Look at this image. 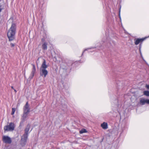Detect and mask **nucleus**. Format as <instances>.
I'll use <instances>...</instances> for the list:
<instances>
[{"instance_id":"nucleus-7","label":"nucleus","mask_w":149,"mask_h":149,"mask_svg":"<svg viewBox=\"0 0 149 149\" xmlns=\"http://www.w3.org/2000/svg\"><path fill=\"white\" fill-rule=\"evenodd\" d=\"M40 75L41 76H44V77H46L48 74V72L46 69H40Z\"/></svg>"},{"instance_id":"nucleus-10","label":"nucleus","mask_w":149,"mask_h":149,"mask_svg":"<svg viewBox=\"0 0 149 149\" xmlns=\"http://www.w3.org/2000/svg\"><path fill=\"white\" fill-rule=\"evenodd\" d=\"M32 65L33 67L31 72V74H32L33 77L34 76V74L36 72V70L35 65L33 64H32Z\"/></svg>"},{"instance_id":"nucleus-13","label":"nucleus","mask_w":149,"mask_h":149,"mask_svg":"<svg viewBox=\"0 0 149 149\" xmlns=\"http://www.w3.org/2000/svg\"><path fill=\"white\" fill-rule=\"evenodd\" d=\"M143 95L147 96H149V91H146L143 92Z\"/></svg>"},{"instance_id":"nucleus-11","label":"nucleus","mask_w":149,"mask_h":149,"mask_svg":"<svg viewBox=\"0 0 149 149\" xmlns=\"http://www.w3.org/2000/svg\"><path fill=\"white\" fill-rule=\"evenodd\" d=\"M47 43L46 42L44 43L42 45V47L43 49L45 50L47 49Z\"/></svg>"},{"instance_id":"nucleus-12","label":"nucleus","mask_w":149,"mask_h":149,"mask_svg":"<svg viewBox=\"0 0 149 149\" xmlns=\"http://www.w3.org/2000/svg\"><path fill=\"white\" fill-rule=\"evenodd\" d=\"M140 102L141 104L142 105H144L145 103H146V100L144 99H142L140 100Z\"/></svg>"},{"instance_id":"nucleus-21","label":"nucleus","mask_w":149,"mask_h":149,"mask_svg":"<svg viewBox=\"0 0 149 149\" xmlns=\"http://www.w3.org/2000/svg\"><path fill=\"white\" fill-rule=\"evenodd\" d=\"M44 40V39L43 38L42 39V41H43Z\"/></svg>"},{"instance_id":"nucleus-17","label":"nucleus","mask_w":149,"mask_h":149,"mask_svg":"<svg viewBox=\"0 0 149 149\" xmlns=\"http://www.w3.org/2000/svg\"><path fill=\"white\" fill-rule=\"evenodd\" d=\"M146 88L147 89H149V85H147L146 84Z\"/></svg>"},{"instance_id":"nucleus-18","label":"nucleus","mask_w":149,"mask_h":149,"mask_svg":"<svg viewBox=\"0 0 149 149\" xmlns=\"http://www.w3.org/2000/svg\"><path fill=\"white\" fill-rule=\"evenodd\" d=\"M146 103L148 104H149V100H148V99L146 100Z\"/></svg>"},{"instance_id":"nucleus-1","label":"nucleus","mask_w":149,"mask_h":149,"mask_svg":"<svg viewBox=\"0 0 149 149\" xmlns=\"http://www.w3.org/2000/svg\"><path fill=\"white\" fill-rule=\"evenodd\" d=\"M15 30L16 25L15 24L13 23L7 33V36L9 41H13L14 39Z\"/></svg>"},{"instance_id":"nucleus-14","label":"nucleus","mask_w":149,"mask_h":149,"mask_svg":"<svg viewBox=\"0 0 149 149\" xmlns=\"http://www.w3.org/2000/svg\"><path fill=\"white\" fill-rule=\"evenodd\" d=\"M86 132L87 131L86 130L84 129H83L80 131L79 132L80 134H82Z\"/></svg>"},{"instance_id":"nucleus-2","label":"nucleus","mask_w":149,"mask_h":149,"mask_svg":"<svg viewBox=\"0 0 149 149\" xmlns=\"http://www.w3.org/2000/svg\"><path fill=\"white\" fill-rule=\"evenodd\" d=\"M30 127V125L28 124L25 130V133L22 137L21 140V145L22 146H24L26 144L27 139L28 133Z\"/></svg>"},{"instance_id":"nucleus-6","label":"nucleus","mask_w":149,"mask_h":149,"mask_svg":"<svg viewBox=\"0 0 149 149\" xmlns=\"http://www.w3.org/2000/svg\"><path fill=\"white\" fill-rule=\"evenodd\" d=\"M146 38H137L135 39L134 43L136 45H138L140 43H141L142 42L146 39Z\"/></svg>"},{"instance_id":"nucleus-8","label":"nucleus","mask_w":149,"mask_h":149,"mask_svg":"<svg viewBox=\"0 0 149 149\" xmlns=\"http://www.w3.org/2000/svg\"><path fill=\"white\" fill-rule=\"evenodd\" d=\"M47 67V65L46 64V62L45 59H44L43 62L41 65L40 69H46Z\"/></svg>"},{"instance_id":"nucleus-19","label":"nucleus","mask_w":149,"mask_h":149,"mask_svg":"<svg viewBox=\"0 0 149 149\" xmlns=\"http://www.w3.org/2000/svg\"><path fill=\"white\" fill-rule=\"evenodd\" d=\"M14 91L15 92V93H16L17 92V91L15 89H14Z\"/></svg>"},{"instance_id":"nucleus-3","label":"nucleus","mask_w":149,"mask_h":149,"mask_svg":"<svg viewBox=\"0 0 149 149\" xmlns=\"http://www.w3.org/2000/svg\"><path fill=\"white\" fill-rule=\"evenodd\" d=\"M30 111L29 106L28 102H27L23 107V117L25 119L27 117L28 113Z\"/></svg>"},{"instance_id":"nucleus-5","label":"nucleus","mask_w":149,"mask_h":149,"mask_svg":"<svg viewBox=\"0 0 149 149\" xmlns=\"http://www.w3.org/2000/svg\"><path fill=\"white\" fill-rule=\"evenodd\" d=\"M2 140L4 143H6L10 144L12 142L11 138L8 136H3Z\"/></svg>"},{"instance_id":"nucleus-16","label":"nucleus","mask_w":149,"mask_h":149,"mask_svg":"<svg viewBox=\"0 0 149 149\" xmlns=\"http://www.w3.org/2000/svg\"><path fill=\"white\" fill-rule=\"evenodd\" d=\"M10 45L11 47H13L15 46V45L13 43H10Z\"/></svg>"},{"instance_id":"nucleus-15","label":"nucleus","mask_w":149,"mask_h":149,"mask_svg":"<svg viewBox=\"0 0 149 149\" xmlns=\"http://www.w3.org/2000/svg\"><path fill=\"white\" fill-rule=\"evenodd\" d=\"M15 108H12V111L11 113V114L12 115H13L15 111Z\"/></svg>"},{"instance_id":"nucleus-9","label":"nucleus","mask_w":149,"mask_h":149,"mask_svg":"<svg viewBox=\"0 0 149 149\" xmlns=\"http://www.w3.org/2000/svg\"><path fill=\"white\" fill-rule=\"evenodd\" d=\"M101 127L104 130H106L108 128V124L106 122H103L101 124Z\"/></svg>"},{"instance_id":"nucleus-4","label":"nucleus","mask_w":149,"mask_h":149,"mask_svg":"<svg viewBox=\"0 0 149 149\" xmlns=\"http://www.w3.org/2000/svg\"><path fill=\"white\" fill-rule=\"evenodd\" d=\"M15 128V125L13 123H10L8 125L4 127L3 129L4 132L6 131H13Z\"/></svg>"},{"instance_id":"nucleus-20","label":"nucleus","mask_w":149,"mask_h":149,"mask_svg":"<svg viewBox=\"0 0 149 149\" xmlns=\"http://www.w3.org/2000/svg\"><path fill=\"white\" fill-rule=\"evenodd\" d=\"M11 88L12 89H13V90L14 89V88H13V86H11Z\"/></svg>"}]
</instances>
